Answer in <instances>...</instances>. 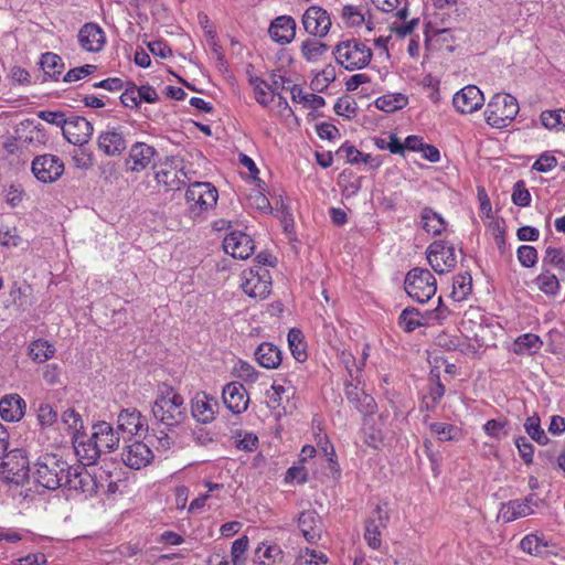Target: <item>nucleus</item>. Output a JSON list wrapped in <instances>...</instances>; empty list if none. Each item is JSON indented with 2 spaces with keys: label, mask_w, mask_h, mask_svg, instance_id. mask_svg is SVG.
Masks as SVG:
<instances>
[{
  "label": "nucleus",
  "mask_w": 565,
  "mask_h": 565,
  "mask_svg": "<svg viewBox=\"0 0 565 565\" xmlns=\"http://www.w3.org/2000/svg\"><path fill=\"white\" fill-rule=\"evenodd\" d=\"M25 402L18 394L4 396L0 401V416L7 422H18L24 415Z\"/></svg>",
  "instance_id": "obj_29"
},
{
  "label": "nucleus",
  "mask_w": 565,
  "mask_h": 565,
  "mask_svg": "<svg viewBox=\"0 0 565 565\" xmlns=\"http://www.w3.org/2000/svg\"><path fill=\"white\" fill-rule=\"evenodd\" d=\"M398 324L404 331L412 332L424 324L423 316L415 308H406L398 318Z\"/></svg>",
  "instance_id": "obj_45"
},
{
  "label": "nucleus",
  "mask_w": 565,
  "mask_h": 565,
  "mask_svg": "<svg viewBox=\"0 0 565 565\" xmlns=\"http://www.w3.org/2000/svg\"><path fill=\"white\" fill-rule=\"evenodd\" d=\"M156 154L157 150L153 147L145 142L134 143L129 150L128 157L125 160L126 171H143L152 163L153 157Z\"/></svg>",
  "instance_id": "obj_17"
},
{
  "label": "nucleus",
  "mask_w": 565,
  "mask_h": 565,
  "mask_svg": "<svg viewBox=\"0 0 565 565\" xmlns=\"http://www.w3.org/2000/svg\"><path fill=\"white\" fill-rule=\"evenodd\" d=\"M542 341L536 334L525 333L520 335L513 345L516 354H533L541 349Z\"/></svg>",
  "instance_id": "obj_36"
},
{
  "label": "nucleus",
  "mask_w": 565,
  "mask_h": 565,
  "mask_svg": "<svg viewBox=\"0 0 565 565\" xmlns=\"http://www.w3.org/2000/svg\"><path fill=\"white\" fill-rule=\"evenodd\" d=\"M255 557L262 565H280L284 558V552L279 545L275 543H260L255 551Z\"/></svg>",
  "instance_id": "obj_33"
},
{
  "label": "nucleus",
  "mask_w": 565,
  "mask_h": 565,
  "mask_svg": "<svg viewBox=\"0 0 565 565\" xmlns=\"http://www.w3.org/2000/svg\"><path fill=\"white\" fill-rule=\"evenodd\" d=\"M62 424L66 427V429L72 435V439L78 437L82 434L84 428V423L82 415L76 412L74 408H67L63 412L61 417Z\"/></svg>",
  "instance_id": "obj_40"
},
{
  "label": "nucleus",
  "mask_w": 565,
  "mask_h": 565,
  "mask_svg": "<svg viewBox=\"0 0 565 565\" xmlns=\"http://www.w3.org/2000/svg\"><path fill=\"white\" fill-rule=\"evenodd\" d=\"M255 98L263 107H267L274 99L275 92L273 87L265 81L255 77L250 79Z\"/></svg>",
  "instance_id": "obj_41"
},
{
  "label": "nucleus",
  "mask_w": 565,
  "mask_h": 565,
  "mask_svg": "<svg viewBox=\"0 0 565 565\" xmlns=\"http://www.w3.org/2000/svg\"><path fill=\"white\" fill-rule=\"evenodd\" d=\"M32 172L43 183L54 182L63 174L64 163L54 154L39 156L32 161Z\"/></svg>",
  "instance_id": "obj_11"
},
{
  "label": "nucleus",
  "mask_w": 565,
  "mask_h": 565,
  "mask_svg": "<svg viewBox=\"0 0 565 565\" xmlns=\"http://www.w3.org/2000/svg\"><path fill=\"white\" fill-rule=\"evenodd\" d=\"M222 399L226 408L233 414L244 413L249 403L245 386L238 382L227 383L223 387Z\"/></svg>",
  "instance_id": "obj_18"
},
{
  "label": "nucleus",
  "mask_w": 565,
  "mask_h": 565,
  "mask_svg": "<svg viewBox=\"0 0 565 565\" xmlns=\"http://www.w3.org/2000/svg\"><path fill=\"white\" fill-rule=\"evenodd\" d=\"M427 260L436 273H448L457 264L455 247L443 241L434 242L427 248Z\"/></svg>",
  "instance_id": "obj_10"
},
{
  "label": "nucleus",
  "mask_w": 565,
  "mask_h": 565,
  "mask_svg": "<svg viewBox=\"0 0 565 565\" xmlns=\"http://www.w3.org/2000/svg\"><path fill=\"white\" fill-rule=\"evenodd\" d=\"M73 447L82 466L95 463L102 455L93 435L86 440L84 439V435L75 437L73 439Z\"/></svg>",
  "instance_id": "obj_28"
},
{
  "label": "nucleus",
  "mask_w": 565,
  "mask_h": 565,
  "mask_svg": "<svg viewBox=\"0 0 565 565\" xmlns=\"http://www.w3.org/2000/svg\"><path fill=\"white\" fill-rule=\"evenodd\" d=\"M515 445L520 452V456L524 460L525 463H531L533 461L534 447L531 443L527 441L525 437H520L515 440Z\"/></svg>",
  "instance_id": "obj_64"
},
{
  "label": "nucleus",
  "mask_w": 565,
  "mask_h": 565,
  "mask_svg": "<svg viewBox=\"0 0 565 565\" xmlns=\"http://www.w3.org/2000/svg\"><path fill=\"white\" fill-rule=\"evenodd\" d=\"M507 420L504 419H490L483 425L484 433L495 439H501L508 436Z\"/></svg>",
  "instance_id": "obj_52"
},
{
  "label": "nucleus",
  "mask_w": 565,
  "mask_h": 565,
  "mask_svg": "<svg viewBox=\"0 0 565 565\" xmlns=\"http://www.w3.org/2000/svg\"><path fill=\"white\" fill-rule=\"evenodd\" d=\"M38 420L42 427L52 426L57 420V413L50 404L42 403L38 408Z\"/></svg>",
  "instance_id": "obj_57"
},
{
  "label": "nucleus",
  "mask_w": 565,
  "mask_h": 565,
  "mask_svg": "<svg viewBox=\"0 0 565 565\" xmlns=\"http://www.w3.org/2000/svg\"><path fill=\"white\" fill-rule=\"evenodd\" d=\"M296 21L290 15H280L276 18L269 28L270 38L280 44L290 43L296 36Z\"/></svg>",
  "instance_id": "obj_24"
},
{
  "label": "nucleus",
  "mask_w": 565,
  "mask_h": 565,
  "mask_svg": "<svg viewBox=\"0 0 565 565\" xmlns=\"http://www.w3.org/2000/svg\"><path fill=\"white\" fill-rule=\"evenodd\" d=\"M117 427L129 437H141L148 431V422L137 408H125L118 414Z\"/></svg>",
  "instance_id": "obj_15"
},
{
  "label": "nucleus",
  "mask_w": 565,
  "mask_h": 565,
  "mask_svg": "<svg viewBox=\"0 0 565 565\" xmlns=\"http://www.w3.org/2000/svg\"><path fill=\"white\" fill-rule=\"evenodd\" d=\"M404 284L407 295L420 303L428 301L437 290L436 279L428 269L413 268Z\"/></svg>",
  "instance_id": "obj_5"
},
{
  "label": "nucleus",
  "mask_w": 565,
  "mask_h": 565,
  "mask_svg": "<svg viewBox=\"0 0 565 565\" xmlns=\"http://www.w3.org/2000/svg\"><path fill=\"white\" fill-rule=\"evenodd\" d=\"M305 31L319 39H323L330 32L332 21L329 12L319 6H310L302 14Z\"/></svg>",
  "instance_id": "obj_9"
},
{
  "label": "nucleus",
  "mask_w": 565,
  "mask_h": 565,
  "mask_svg": "<svg viewBox=\"0 0 565 565\" xmlns=\"http://www.w3.org/2000/svg\"><path fill=\"white\" fill-rule=\"evenodd\" d=\"M285 387L282 385L273 384L271 387L266 392L268 407L275 409L281 405L282 394Z\"/></svg>",
  "instance_id": "obj_63"
},
{
  "label": "nucleus",
  "mask_w": 565,
  "mask_h": 565,
  "mask_svg": "<svg viewBox=\"0 0 565 565\" xmlns=\"http://www.w3.org/2000/svg\"><path fill=\"white\" fill-rule=\"evenodd\" d=\"M483 103V94L476 85L465 86L452 98L454 107L461 114H472L480 109Z\"/></svg>",
  "instance_id": "obj_16"
},
{
  "label": "nucleus",
  "mask_w": 565,
  "mask_h": 565,
  "mask_svg": "<svg viewBox=\"0 0 565 565\" xmlns=\"http://www.w3.org/2000/svg\"><path fill=\"white\" fill-rule=\"evenodd\" d=\"M335 61L345 70L364 68L372 58V50L358 39H349L338 43L333 50Z\"/></svg>",
  "instance_id": "obj_3"
},
{
  "label": "nucleus",
  "mask_w": 565,
  "mask_h": 565,
  "mask_svg": "<svg viewBox=\"0 0 565 565\" xmlns=\"http://www.w3.org/2000/svg\"><path fill=\"white\" fill-rule=\"evenodd\" d=\"M96 66L92 64H86L79 67H75L70 70L63 77V81L65 83H73L76 81H79L90 74H93L96 71Z\"/></svg>",
  "instance_id": "obj_58"
},
{
  "label": "nucleus",
  "mask_w": 565,
  "mask_h": 565,
  "mask_svg": "<svg viewBox=\"0 0 565 565\" xmlns=\"http://www.w3.org/2000/svg\"><path fill=\"white\" fill-rule=\"evenodd\" d=\"M223 248L234 258L247 259L254 252V243L249 235L237 231L224 237Z\"/></svg>",
  "instance_id": "obj_19"
},
{
  "label": "nucleus",
  "mask_w": 565,
  "mask_h": 565,
  "mask_svg": "<svg viewBox=\"0 0 565 565\" xmlns=\"http://www.w3.org/2000/svg\"><path fill=\"white\" fill-rule=\"evenodd\" d=\"M241 288L253 298L264 299L270 292V275L264 266L256 265L245 269L241 276Z\"/></svg>",
  "instance_id": "obj_6"
},
{
  "label": "nucleus",
  "mask_w": 565,
  "mask_h": 565,
  "mask_svg": "<svg viewBox=\"0 0 565 565\" xmlns=\"http://www.w3.org/2000/svg\"><path fill=\"white\" fill-rule=\"evenodd\" d=\"M93 131V125L86 118L71 116L64 126L63 136L70 143L83 146L89 141Z\"/></svg>",
  "instance_id": "obj_14"
},
{
  "label": "nucleus",
  "mask_w": 565,
  "mask_h": 565,
  "mask_svg": "<svg viewBox=\"0 0 565 565\" xmlns=\"http://www.w3.org/2000/svg\"><path fill=\"white\" fill-rule=\"evenodd\" d=\"M520 546L530 555L543 556L546 553L547 544L536 535L530 534L521 540Z\"/></svg>",
  "instance_id": "obj_48"
},
{
  "label": "nucleus",
  "mask_w": 565,
  "mask_h": 565,
  "mask_svg": "<svg viewBox=\"0 0 565 565\" xmlns=\"http://www.w3.org/2000/svg\"><path fill=\"white\" fill-rule=\"evenodd\" d=\"M420 217L423 228L427 233L439 235L446 228V222L443 216L430 207H424Z\"/></svg>",
  "instance_id": "obj_34"
},
{
  "label": "nucleus",
  "mask_w": 565,
  "mask_h": 565,
  "mask_svg": "<svg viewBox=\"0 0 565 565\" xmlns=\"http://www.w3.org/2000/svg\"><path fill=\"white\" fill-rule=\"evenodd\" d=\"M369 9L364 6L347 4L342 8L341 19L348 28H356L365 24L367 31H372V22L366 19Z\"/></svg>",
  "instance_id": "obj_30"
},
{
  "label": "nucleus",
  "mask_w": 565,
  "mask_h": 565,
  "mask_svg": "<svg viewBox=\"0 0 565 565\" xmlns=\"http://www.w3.org/2000/svg\"><path fill=\"white\" fill-rule=\"evenodd\" d=\"M40 65L44 74L54 79L58 78L64 67L62 58L52 52L42 54Z\"/></svg>",
  "instance_id": "obj_37"
},
{
  "label": "nucleus",
  "mask_w": 565,
  "mask_h": 565,
  "mask_svg": "<svg viewBox=\"0 0 565 565\" xmlns=\"http://www.w3.org/2000/svg\"><path fill=\"white\" fill-rule=\"evenodd\" d=\"M256 361L265 369H276L281 363V351L269 342L258 345L255 351Z\"/></svg>",
  "instance_id": "obj_32"
},
{
  "label": "nucleus",
  "mask_w": 565,
  "mask_h": 565,
  "mask_svg": "<svg viewBox=\"0 0 565 565\" xmlns=\"http://www.w3.org/2000/svg\"><path fill=\"white\" fill-rule=\"evenodd\" d=\"M537 286L541 291L546 295H555L559 288V282L556 275L550 271L540 274L536 278Z\"/></svg>",
  "instance_id": "obj_50"
},
{
  "label": "nucleus",
  "mask_w": 565,
  "mask_h": 565,
  "mask_svg": "<svg viewBox=\"0 0 565 565\" xmlns=\"http://www.w3.org/2000/svg\"><path fill=\"white\" fill-rule=\"evenodd\" d=\"M518 100L510 94H495L487 105V122L494 128L507 127L518 115Z\"/></svg>",
  "instance_id": "obj_4"
},
{
  "label": "nucleus",
  "mask_w": 565,
  "mask_h": 565,
  "mask_svg": "<svg viewBox=\"0 0 565 565\" xmlns=\"http://www.w3.org/2000/svg\"><path fill=\"white\" fill-rule=\"evenodd\" d=\"M544 264H550L562 273L565 271V254L561 248L548 247L543 258Z\"/></svg>",
  "instance_id": "obj_53"
},
{
  "label": "nucleus",
  "mask_w": 565,
  "mask_h": 565,
  "mask_svg": "<svg viewBox=\"0 0 565 565\" xmlns=\"http://www.w3.org/2000/svg\"><path fill=\"white\" fill-rule=\"evenodd\" d=\"M541 121L547 129H565V109L546 110L541 114Z\"/></svg>",
  "instance_id": "obj_46"
},
{
  "label": "nucleus",
  "mask_w": 565,
  "mask_h": 565,
  "mask_svg": "<svg viewBox=\"0 0 565 565\" xmlns=\"http://www.w3.org/2000/svg\"><path fill=\"white\" fill-rule=\"evenodd\" d=\"M518 259L526 268L533 267L537 262V250L530 245H522L518 248Z\"/></svg>",
  "instance_id": "obj_56"
},
{
  "label": "nucleus",
  "mask_w": 565,
  "mask_h": 565,
  "mask_svg": "<svg viewBox=\"0 0 565 565\" xmlns=\"http://www.w3.org/2000/svg\"><path fill=\"white\" fill-rule=\"evenodd\" d=\"M120 102L126 107H136L139 104L137 86L132 82H127L125 92L120 96Z\"/></svg>",
  "instance_id": "obj_62"
},
{
  "label": "nucleus",
  "mask_w": 565,
  "mask_h": 565,
  "mask_svg": "<svg viewBox=\"0 0 565 565\" xmlns=\"http://www.w3.org/2000/svg\"><path fill=\"white\" fill-rule=\"evenodd\" d=\"M78 42L87 52H98L105 43L104 31L94 23H86L78 32Z\"/></svg>",
  "instance_id": "obj_27"
},
{
  "label": "nucleus",
  "mask_w": 565,
  "mask_h": 565,
  "mask_svg": "<svg viewBox=\"0 0 565 565\" xmlns=\"http://www.w3.org/2000/svg\"><path fill=\"white\" fill-rule=\"evenodd\" d=\"M472 289V278L468 273L459 274L454 277L451 297L456 301H461L467 298Z\"/></svg>",
  "instance_id": "obj_43"
},
{
  "label": "nucleus",
  "mask_w": 565,
  "mask_h": 565,
  "mask_svg": "<svg viewBox=\"0 0 565 565\" xmlns=\"http://www.w3.org/2000/svg\"><path fill=\"white\" fill-rule=\"evenodd\" d=\"M156 180L158 183L169 186L170 189H179L180 181L178 172L174 169L161 168L156 171Z\"/></svg>",
  "instance_id": "obj_55"
},
{
  "label": "nucleus",
  "mask_w": 565,
  "mask_h": 565,
  "mask_svg": "<svg viewBox=\"0 0 565 565\" xmlns=\"http://www.w3.org/2000/svg\"><path fill=\"white\" fill-rule=\"evenodd\" d=\"M329 46L317 40H306L301 44V55L310 63L317 62L327 51Z\"/></svg>",
  "instance_id": "obj_42"
},
{
  "label": "nucleus",
  "mask_w": 565,
  "mask_h": 565,
  "mask_svg": "<svg viewBox=\"0 0 565 565\" xmlns=\"http://www.w3.org/2000/svg\"><path fill=\"white\" fill-rule=\"evenodd\" d=\"M524 428L529 436L539 443L540 445H545L548 440L544 429L541 427L540 417L536 415L530 416L526 418L524 423Z\"/></svg>",
  "instance_id": "obj_49"
},
{
  "label": "nucleus",
  "mask_w": 565,
  "mask_h": 565,
  "mask_svg": "<svg viewBox=\"0 0 565 565\" xmlns=\"http://www.w3.org/2000/svg\"><path fill=\"white\" fill-rule=\"evenodd\" d=\"M38 117L51 125H55L61 127L62 130L66 124L68 117H66L63 111H51V110H41L38 113Z\"/></svg>",
  "instance_id": "obj_60"
},
{
  "label": "nucleus",
  "mask_w": 565,
  "mask_h": 565,
  "mask_svg": "<svg viewBox=\"0 0 565 565\" xmlns=\"http://www.w3.org/2000/svg\"><path fill=\"white\" fill-rule=\"evenodd\" d=\"M93 438L102 454L114 451L120 441L118 433L107 422H99L93 426Z\"/></svg>",
  "instance_id": "obj_23"
},
{
  "label": "nucleus",
  "mask_w": 565,
  "mask_h": 565,
  "mask_svg": "<svg viewBox=\"0 0 565 565\" xmlns=\"http://www.w3.org/2000/svg\"><path fill=\"white\" fill-rule=\"evenodd\" d=\"M98 149L108 157L120 156L127 148L122 127H107L97 138Z\"/></svg>",
  "instance_id": "obj_12"
},
{
  "label": "nucleus",
  "mask_w": 565,
  "mask_h": 565,
  "mask_svg": "<svg viewBox=\"0 0 565 565\" xmlns=\"http://www.w3.org/2000/svg\"><path fill=\"white\" fill-rule=\"evenodd\" d=\"M217 198V190L211 183L205 182H194L185 192L186 202L192 204L191 209L194 214L212 209L216 204Z\"/></svg>",
  "instance_id": "obj_8"
},
{
  "label": "nucleus",
  "mask_w": 565,
  "mask_h": 565,
  "mask_svg": "<svg viewBox=\"0 0 565 565\" xmlns=\"http://www.w3.org/2000/svg\"><path fill=\"white\" fill-rule=\"evenodd\" d=\"M291 97L292 100L303 103L312 109H319L326 104L323 97L316 94H305L297 85L291 88Z\"/></svg>",
  "instance_id": "obj_47"
},
{
  "label": "nucleus",
  "mask_w": 565,
  "mask_h": 565,
  "mask_svg": "<svg viewBox=\"0 0 565 565\" xmlns=\"http://www.w3.org/2000/svg\"><path fill=\"white\" fill-rule=\"evenodd\" d=\"M247 548H248V537L247 536H242L233 542L232 548H231V557H232V563L234 565H243L244 564L245 558L243 557V555L245 554Z\"/></svg>",
  "instance_id": "obj_54"
},
{
  "label": "nucleus",
  "mask_w": 565,
  "mask_h": 565,
  "mask_svg": "<svg viewBox=\"0 0 565 565\" xmlns=\"http://www.w3.org/2000/svg\"><path fill=\"white\" fill-rule=\"evenodd\" d=\"M154 419L167 427H174L182 424L186 418V408L183 397L166 387L160 392L151 408Z\"/></svg>",
  "instance_id": "obj_1"
},
{
  "label": "nucleus",
  "mask_w": 565,
  "mask_h": 565,
  "mask_svg": "<svg viewBox=\"0 0 565 565\" xmlns=\"http://www.w3.org/2000/svg\"><path fill=\"white\" fill-rule=\"evenodd\" d=\"M429 429L440 441L458 440L461 437V429L447 423H431Z\"/></svg>",
  "instance_id": "obj_38"
},
{
  "label": "nucleus",
  "mask_w": 565,
  "mask_h": 565,
  "mask_svg": "<svg viewBox=\"0 0 565 565\" xmlns=\"http://www.w3.org/2000/svg\"><path fill=\"white\" fill-rule=\"evenodd\" d=\"M55 348L49 341L39 339L33 341L29 347L31 359L38 363H43L53 358Z\"/></svg>",
  "instance_id": "obj_35"
},
{
  "label": "nucleus",
  "mask_w": 565,
  "mask_h": 565,
  "mask_svg": "<svg viewBox=\"0 0 565 565\" xmlns=\"http://www.w3.org/2000/svg\"><path fill=\"white\" fill-rule=\"evenodd\" d=\"M235 446L239 450L253 451L258 446V437L252 433L239 434L235 439Z\"/></svg>",
  "instance_id": "obj_61"
},
{
  "label": "nucleus",
  "mask_w": 565,
  "mask_h": 565,
  "mask_svg": "<svg viewBox=\"0 0 565 565\" xmlns=\"http://www.w3.org/2000/svg\"><path fill=\"white\" fill-rule=\"evenodd\" d=\"M345 397L364 416V418L372 416L377 409V405L373 396L365 393L364 390L360 388L358 385L347 384Z\"/></svg>",
  "instance_id": "obj_22"
},
{
  "label": "nucleus",
  "mask_w": 565,
  "mask_h": 565,
  "mask_svg": "<svg viewBox=\"0 0 565 565\" xmlns=\"http://www.w3.org/2000/svg\"><path fill=\"white\" fill-rule=\"evenodd\" d=\"M121 458L126 466L139 470L151 462L153 454L148 444L136 440L124 448Z\"/></svg>",
  "instance_id": "obj_20"
},
{
  "label": "nucleus",
  "mask_w": 565,
  "mask_h": 565,
  "mask_svg": "<svg viewBox=\"0 0 565 565\" xmlns=\"http://www.w3.org/2000/svg\"><path fill=\"white\" fill-rule=\"evenodd\" d=\"M220 405L216 397L198 392L191 401L192 417L201 424H210L215 419Z\"/></svg>",
  "instance_id": "obj_13"
},
{
  "label": "nucleus",
  "mask_w": 565,
  "mask_h": 565,
  "mask_svg": "<svg viewBox=\"0 0 565 565\" xmlns=\"http://www.w3.org/2000/svg\"><path fill=\"white\" fill-rule=\"evenodd\" d=\"M407 97L403 94L383 95L375 100V106L385 113H393L407 105Z\"/></svg>",
  "instance_id": "obj_39"
},
{
  "label": "nucleus",
  "mask_w": 565,
  "mask_h": 565,
  "mask_svg": "<svg viewBox=\"0 0 565 565\" xmlns=\"http://www.w3.org/2000/svg\"><path fill=\"white\" fill-rule=\"evenodd\" d=\"M387 520V515L384 513L383 509L377 505L372 516L366 521L365 524V532H364V540L366 541L367 545L376 550L381 546V532L380 527L385 526V522Z\"/></svg>",
  "instance_id": "obj_26"
},
{
  "label": "nucleus",
  "mask_w": 565,
  "mask_h": 565,
  "mask_svg": "<svg viewBox=\"0 0 565 565\" xmlns=\"http://www.w3.org/2000/svg\"><path fill=\"white\" fill-rule=\"evenodd\" d=\"M362 433L363 440L367 446L377 449L382 445V433L380 429L374 428L373 425L370 424L369 418H364Z\"/></svg>",
  "instance_id": "obj_51"
},
{
  "label": "nucleus",
  "mask_w": 565,
  "mask_h": 565,
  "mask_svg": "<svg viewBox=\"0 0 565 565\" xmlns=\"http://www.w3.org/2000/svg\"><path fill=\"white\" fill-rule=\"evenodd\" d=\"M63 487L82 493H93L96 488L94 478L88 473L85 466H71L64 479Z\"/></svg>",
  "instance_id": "obj_21"
},
{
  "label": "nucleus",
  "mask_w": 565,
  "mask_h": 565,
  "mask_svg": "<svg viewBox=\"0 0 565 565\" xmlns=\"http://www.w3.org/2000/svg\"><path fill=\"white\" fill-rule=\"evenodd\" d=\"M35 481L49 490H55L64 484L70 465L56 454L41 455L34 465Z\"/></svg>",
  "instance_id": "obj_2"
},
{
  "label": "nucleus",
  "mask_w": 565,
  "mask_h": 565,
  "mask_svg": "<svg viewBox=\"0 0 565 565\" xmlns=\"http://www.w3.org/2000/svg\"><path fill=\"white\" fill-rule=\"evenodd\" d=\"M0 476L8 482L21 484L29 478V460L20 449L4 455L0 463Z\"/></svg>",
  "instance_id": "obj_7"
},
{
  "label": "nucleus",
  "mask_w": 565,
  "mask_h": 565,
  "mask_svg": "<svg viewBox=\"0 0 565 565\" xmlns=\"http://www.w3.org/2000/svg\"><path fill=\"white\" fill-rule=\"evenodd\" d=\"M512 201L515 205L527 206L531 202V194L525 189L523 181H518L513 186Z\"/></svg>",
  "instance_id": "obj_59"
},
{
  "label": "nucleus",
  "mask_w": 565,
  "mask_h": 565,
  "mask_svg": "<svg viewBox=\"0 0 565 565\" xmlns=\"http://www.w3.org/2000/svg\"><path fill=\"white\" fill-rule=\"evenodd\" d=\"M534 497L531 494L524 501L512 500L502 505L500 516L504 522H511L518 518L526 516L533 513L531 504Z\"/></svg>",
  "instance_id": "obj_31"
},
{
  "label": "nucleus",
  "mask_w": 565,
  "mask_h": 565,
  "mask_svg": "<svg viewBox=\"0 0 565 565\" xmlns=\"http://www.w3.org/2000/svg\"><path fill=\"white\" fill-rule=\"evenodd\" d=\"M298 526L302 536L308 543H316L322 534V523L316 511L308 510L301 512L298 519Z\"/></svg>",
  "instance_id": "obj_25"
},
{
  "label": "nucleus",
  "mask_w": 565,
  "mask_h": 565,
  "mask_svg": "<svg viewBox=\"0 0 565 565\" xmlns=\"http://www.w3.org/2000/svg\"><path fill=\"white\" fill-rule=\"evenodd\" d=\"M288 344L291 354L298 362H303L307 359L306 344L303 342L302 332L299 329H291L288 332Z\"/></svg>",
  "instance_id": "obj_44"
}]
</instances>
